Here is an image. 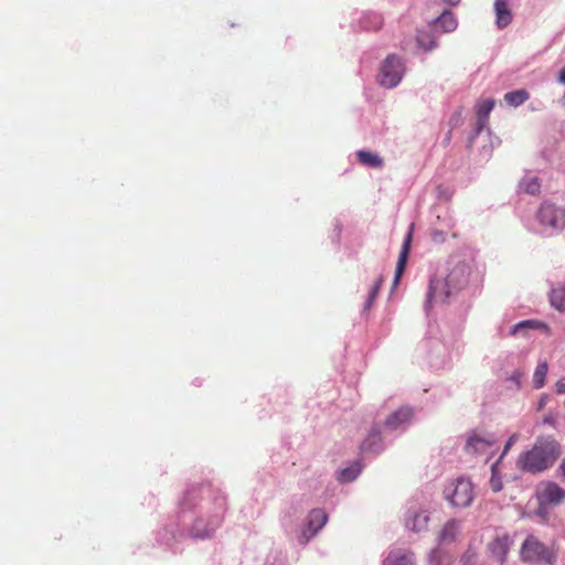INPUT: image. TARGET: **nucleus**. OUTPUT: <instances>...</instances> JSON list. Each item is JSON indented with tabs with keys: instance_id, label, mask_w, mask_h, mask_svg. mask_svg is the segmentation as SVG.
Here are the masks:
<instances>
[{
	"instance_id": "obj_31",
	"label": "nucleus",
	"mask_w": 565,
	"mask_h": 565,
	"mask_svg": "<svg viewBox=\"0 0 565 565\" xmlns=\"http://www.w3.org/2000/svg\"><path fill=\"white\" fill-rule=\"evenodd\" d=\"M555 387H556V392H557L558 394H563V393H565V377L559 379V380L556 382Z\"/></svg>"
},
{
	"instance_id": "obj_22",
	"label": "nucleus",
	"mask_w": 565,
	"mask_h": 565,
	"mask_svg": "<svg viewBox=\"0 0 565 565\" xmlns=\"http://www.w3.org/2000/svg\"><path fill=\"white\" fill-rule=\"evenodd\" d=\"M530 95L525 89H518L504 95V100L513 106L518 107L529 99Z\"/></svg>"
},
{
	"instance_id": "obj_25",
	"label": "nucleus",
	"mask_w": 565,
	"mask_h": 565,
	"mask_svg": "<svg viewBox=\"0 0 565 565\" xmlns=\"http://www.w3.org/2000/svg\"><path fill=\"white\" fill-rule=\"evenodd\" d=\"M417 43L425 51H430L437 46L436 39L429 32L424 31L418 32Z\"/></svg>"
},
{
	"instance_id": "obj_30",
	"label": "nucleus",
	"mask_w": 565,
	"mask_h": 565,
	"mask_svg": "<svg viewBox=\"0 0 565 565\" xmlns=\"http://www.w3.org/2000/svg\"><path fill=\"white\" fill-rule=\"evenodd\" d=\"M381 285H382V279H379V281L375 282V285L373 286L372 290L370 291V297H369V300L366 301V305H365L366 309H369L372 306L373 300L375 299V297L379 294Z\"/></svg>"
},
{
	"instance_id": "obj_21",
	"label": "nucleus",
	"mask_w": 565,
	"mask_h": 565,
	"mask_svg": "<svg viewBox=\"0 0 565 565\" xmlns=\"http://www.w3.org/2000/svg\"><path fill=\"white\" fill-rule=\"evenodd\" d=\"M459 532V523L456 520L448 521L439 533V540L441 542H451L455 540Z\"/></svg>"
},
{
	"instance_id": "obj_23",
	"label": "nucleus",
	"mask_w": 565,
	"mask_h": 565,
	"mask_svg": "<svg viewBox=\"0 0 565 565\" xmlns=\"http://www.w3.org/2000/svg\"><path fill=\"white\" fill-rule=\"evenodd\" d=\"M360 472H361V466H360V463L355 462L354 465L342 469L339 472L338 479L341 482H350V481H353L359 476Z\"/></svg>"
},
{
	"instance_id": "obj_18",
	"label": "nucleus",
	"mask_w": 565,
	"mask_h": 565,
	"mask_svg": "<svg viewBox=\"0 0 565 565\" xmlns=\"http://www.w3.org/2000/svg\"><path fill=\"white\" fill-rule=\"evenodd\" d=\"M550 302L556 310L565 311V284L558 285L551 290Z\"/></svg>"
},
{
	"instance_id": "obj_35",
	"label": "nucleus",
	"mask_w": 565,
	"mask_h": 565,
	"mask_svg": "<svg viewBox=\"0 0 565 565\" xmlns=\"http://www.w3.org/2000/svg\"><path fill=\"white\" fill-rule=\"evenodd\" d=\"M444 2L448 3L449 6H457L460 0H443Z\"/></svg>"
},
{
	"instance_id": "obj_33",
	"label": "nucleus",
	"mask_w": 565,
	"mask_h": 565,
	"mask_svg": "<svg viewBox=\"0 0 565 565\" xmlns=\"http://www.w3.org/2000/svg\"><path fill=\"white\" fill-rule=\"evenodd\" d=\"M522 376H523V374H521V373L516 372V373H514V374L512 375V377H511V379L515 382V384H516L518 386H520V383H521V379H522Z\"/></svg>"
},
{
	"instance_id": "obj_28",
	"label": "nucleus",
	"mask_w": 565,
	"mask_h": 565,
	"mask_svg": "<svg viewBox=\"0 0 565 565\" xmlns=\"http://www.w3.org/2000/svg\"><path fill=\"white\" fill-rule=\"evenodd\" d=\"M546 374H547V363L542 362L536 366L534 375H533V383L536 388H541L544 386Z\"/></svg>"
},
{
	"instance_id": "obj_11",
	"label": "nucleus",
	"mask_w": 565,
	"mask_h": 565,
	"mask_svg": "<svg viewBox=\"0 0 565 565\" xmlns=\"http://www.w3.org/2000/svg\"><path fill=\"white\" fill-rule=\"evenodd\" d=\"M383 565H415L414 554L401 548L391 551Z\"/></svg>"
},
{
	"instance_id": "obj_29",
	"label": "nucleus",
	"mask_w": 565,
	"mask_h": 565,
	"mask_svg": "<svg viewBox=\"0 0 565 565\" xmlns=\"http://www.w3.org/2000/svg\"><path fill=\"white\" fill-rule=\"evenodd\" d=\"M518 438H519V435L518 434H513L508 439L507 444L504 445L503 451H502L500 458L497 461L501 462L502 458L509 452V450L512 448V446L518 441Z\"/></svg>"
},
{
	"instance_id": "obj_37",
	"label": "nucleus",
	"mask_w": 565,
	"mask_h": 565,
	"mask_svg": "<svg viewBox=\"0 0 565 565\" xmlns=\"http://www.w3.org/2000/svg\"><path fill=\"white\" fill-rule=\"evenodd\" d=\"M561 469L563 470V473L565 475V460L562 462Z\"/></svg>"
},
{
	"instance_id": "obj_12",
	"label": "nucleus",
	"mask_w": 565,
	"mask_h": 565,
	"mask_svg": "<svg viewBox=\"0 0 565 565\" xmlns=\"http://www.w3.org/2000/svg\"><path fill=\"white\" fill-rule=\"evenodd\" d=\"M543 502L558 504L565 499V491L556 483H548L540 494Z\"/></svg>"
},
{
	"instance_id": "obj_8",
	"label": "nucleus",
	"mask_w": 565,
	"mask_h": 565,
	"mask_svg": "<svg viewBox=\"0 0 565 565\" xmlns=\"http://www.w3.org/2000/svg\"><path fill=\"white\" fill-rule=\"evenodd\" d=\"M511 544L512 542L507 534L494 537L488 545L491 557L498 563L503 564L507 559Z\"/></svg>"
},
{
	"instance_id": "obj_13",
	"label": "nucleus",
	"mask_w": 565,
	"mask_h": 565,
	"mask_svg": "<svg viewBox=\"0 0 565 565\" xmlns=\"http://www.w3.org/2000/svg\"><path fill=\"white\" fill-rule=\"evenodd\" d=\"M328 515L321 509H313L308 515V525L307 531L310 533L307 540L310 536H313L327 522Z\"/></svg>"
},
{
	"instance_id": "obj_36",
	"label": "nucleus",
	"mask_w": 565,
	"mask_h": 565,
	"mask_svg": "<svg viewBox=\"0 0 565 565\" xmlns=\"http://www.w3.org/2000/svg\"><path fill=\"white\" fill-rule=\"evenodd\" d=\"M439 552L438 551H433L430 553V562H433L437 556H438Z\"/></svg>"
},
{
	"instance_id": "obj_14",
	"label": "nucleus",
	"mask_w": 565,
	"mask_h": 565,
	"mask_svg": "<svg viewBox=\"0 0 565 565\" xmlns=\"http://www.w3.org/2000/svg\"><path fill=\"white\" fill-rule=\"evenodd\" d=\"M494 10L497 15V25L500 29L508 26L512 21V13L509 9L508 0H495Z\"/></svg>"
},
{
	"instance_id": "obj_10",
	"label": "nucleus",
	"mask_w": 565,
	"mask_h": 565,
	"mask_svg": "<svg viewBox=\"0 0 565 565\" xmlns=\"http://www.w3.org/2000/svg\"><path fill=\"white\" fill-rule=\"evenodd\" d=\"M494 105L495 102L493 99H484L477 104V132H481L487 127L489 115Z\"/></svg>"
},
{
	"instance_id": "obj_20",
	"label": "nucleus",
	"mask_w": 565,
	"mask_h": 565,
	"mask_svg": "<svg viewBox=\"0 0 565 565\" xmlns=\"http://www.w3.org/2000/svg\"><path fill=\"white\" fill-rule=\"evenodd\" d=\"M381 434L379 429H373L365 440L361 444L362 451H379L381 448Z\"/></svg>"
},
{
	"instance_id": "obj_1",
	"label": "nucleus",
	"mask_w": 565,
	"mask_h": 565,
	"mask_svg": "<svg viewBox=\"0 0 565 565\" xmlns=\"http://www.w3.org/2000/svg\"><path fill=\"white\" fill-rule=\"evenodd\" d=\"M559 456V446L553 438H540L533 448L518 459V467L529 472H540L551 467Z\"/></svg>"
},
{
	"instance_id": "obj_7",
	"label": "nucleus",
	"mask_w": 565,
	"mask_h": 565,
	"mask_svg": "<svg viewBox=\"0 0 565 565\" xmlns=\"http://www.w3.org/2000/svg\"><path fill=\"white\" fill-rule=\"evenodd\" d=\"M497 438L492 434L480 435L473 431L467 439L465 450L471 455L494 452L497 447Z\"/></svg>"
},
{
	"instance_id": "obj_16",
	"label": "nucleus",
	"mask_w": 565,
	"mask_h": 565,
	"mask_svg": "<svg viewBox=\"0 0 565 565\" xmlns=\"http://www.w3.org/2000/svg\"><path fill=\"white\" fill-rule=\"evenodd\" d=\"M433 26L436 31L452 32L457 28V20L450 11L446 10L433 22Z\"/></svg>"
},
{
	"instance_id": "obj_15",
	"label": "nucleus",
	"mask_w": 565,
	"mask_h": 565,
	"mask_svg": "<svg viewBox=\"0 0 565 565\" xmlns=\"http://www.w3.org/2000/svg\"><path fill=\"white\" fill-rule=\"evenodd\" d=\"M412 416L413 411L409 407H401L386 418L385 425L392 429H396L407 423Z\"/></svg>"
},
{
	"instance_id": "obj_27",
	"label": "nucleus",
	"mask_w": 565,
	"mask_h": 565,
	"mask_svg": "<svg viewBox=\"0 0 565 565\" xmlns=\"http://www.w3.org/2000/svg\"><path fill=\"white\" fill-rule=\"evenodd\" d=\"M499 461H495L491 466V478H490V487L493 492H499L503 488L502 478L499 475Z\"/></svg>"
},
{
	"instance_id": "obj_19",
	"label": "nucleus",
	"mask_w": 565,
	"mask_h": 565,
	"mask_svg": "<svg viewBox=\"0 0 565 565\" xmlns=\"http://www.w3.org/2000/svg\"><path fill=\"white\" fill-rule=\"evenodd\" d=\"M519 189L526 194L536 195L540 193L541 183L537 177L527 175L520 181Z\"/></svg>"
},
{
	"instance_id": "obj_5",
	"label": "nucleus",
	"mask_w": 565,
	"mask_h": 565,
	"mask_svg": "<svg viewBox=\"0 0 565 565\" xmlns=\"http://www.w3.org/2000/svg\"><path fill=\"white\" fill-rule=\"evenodd\" d=\"M536 220L546 230L561 231L565 228V209L551 201H544L536 212Z\"/></svg>"
},
{
	"instance_id": "obj_32",
	"label": "nucleus",
	"mask_w": 565,
	"mask_h": 565,
	"mask_svg": "<svg viewBox=\"0 0 565 565\" xmlns=\"http://www.w3.org/2000/svg\"><path fill=\"white\" fill-rule=\"evenodd\" d=\"M433 239L435 242H444L445 241V235H444L443 232L436 231V232L433 233Z\"/></svg>"
},
{
	"instance_id": "obj_34",
	"label": "nucleus",
	"mask_w": 565,
	"mask_h": 565,
	"mask_svg": "<svg viewBox=\"0 0 565 565\" xmlns=\"http://www.w3.org/2000/svg\"><path fill=\"white\" fill-rule=\"evenodd\" d=\"M558 79L561 83L565 84V67L561 70Z\"/></svg>"
},
{
	"instance_id": "obj_17",
	"label": "nucleus",
	"mask_w": 565,
	"mask_h": 565,
	"mask_svg": "<svg viewBox=\"0 0 565 565\" xmlns=\"http://www.w3.org/2000/svg\"><path fill=\"white\" fill-rule=\"evenodd\" d=\"M356 158L361 164L371 168H382L384 164L383 159L380 156L366 150H359L356 152Z\"/></svg>"
},
{
	"instance_id": "obj_9",
	"label": "nucleus",
	"mask_w": 565,
	"mask_h": 565,
	"mask_svg": "<svg viewBox=\"0 0 565 565\" xmlns=\"http://www.w3.org/2000/svg\"><path fill=\"white\" fill-rule=\"evenodd\" d=\"M412 238H413V231L411 228L404 239L402 249L399 252V256H398V260H397L396 269H395L394 282H393L394 286H396L399 282V279L404 274L406 263L408 259V255H409Z\"/></svg>"
},
{
	"instance_id": "obj_6",
	"label": "nucleus",
	"mask_w": 565,
	"mask_h": 565,
	"mask_svg": "<svg viewBox=\"0 0 565 565\" xmlns=\"http://www.w3.org/2000/svg\"><path fill=\"white\" fill-rule=\"evenodd\" d=\"M403 73L404 67L401 58L396 55H390L382 65L380 84L387 88H393L401 82Z\"/></svg>"
},
{
	"instance_id": "obj_24",
	"label": "nucleus",
	"mask_w": 565,
	"mask_h": 565,
	"mask_svg": "<svg viewBox=\"0 0 565 565\" xmlns=\"http://www.w3.org/2000/svg\"><path fill=\"white\" fill-rule=\"evenodd\" d=\"M428 516L425 513H416L413 520L407 521L406 525L414 532H420L427 527Z\"/></svg>"
},
{
	"instance_id": "obj_4",
	"label": "nucleus",
	"mask_w": 565,
	"mask_h": 565,
	"mask_svg": "<svg viewBox=\"0 0 565 565\" xmlns=\"http://www.w3.org/2000/svg\"><path fill=\"white\" fill-rule=\"evenodd\" d=\"M445 498L452 507H469L475 498L472 482L466 478L456 479L446 487Z\"/></svg>"
},
{
	"instance_id": "obj_3",
	"label": "nucleus",
	"mask_w": 565,
	"mask_h": 565,
	"mask_svg": "<svg viewBox=\"0 0 565 565\" xmlns=\"http://www.w3.org/2000/svg\"><path fill=\"white\" fill-rule=\"evenodd\" d=\"M520 556L523 562L536 564H553V552L534 535H529L523 542Z\"/></svg>"
},
{
	"instance_id": "obj_26",
	"label": "nucleus",
	"mask_w": 565,
	"mask_h": 565,
	"mask_svg": "<svg viewBox=\"0 0 565 565\" xmlns=\"http://www.w3.org/2000/svg\"><path fill=\"white\" fill-rule=\"evenodd\" d=\"M546 329V326L537 320H524V321H521L519 323H516L515 326H513L512 330H511V334L512 335H515L516 333H519L520 331L522 330H525V329Z\"/></svg>"
},
{
	"instance_id": "obj_38",
	"label": "nucleus",
	"mask_w": 565,
	"mask_h": 565,
	"mask_svg": "<svg viewBox=\"0 0 565 565\" xmlns=\"http://www.w3.org/2000/svg\"><path fill=\"white\" fill-rule=\"evenodd\" d=\"M543 405H544V401L542 399L540 403V407H542Z\"/></svg>"
},
{
	"instance_id": "obj_2",
	"label": "nucleus",
	"mask_w": 565,
	"mask_h": 565,
	"mask_svg": "<svg viewBox=\"0 0 565 565\" xmlns=\"http://www.w3.org/2000/svg\"><path fill=\"white\" fill-rule=\"evenodd\" d=\"M467 282V269L465 265H457L445 279L431 278L427 292V303L446 302L451 291Z\"/></svg>"
}]
</instances>
